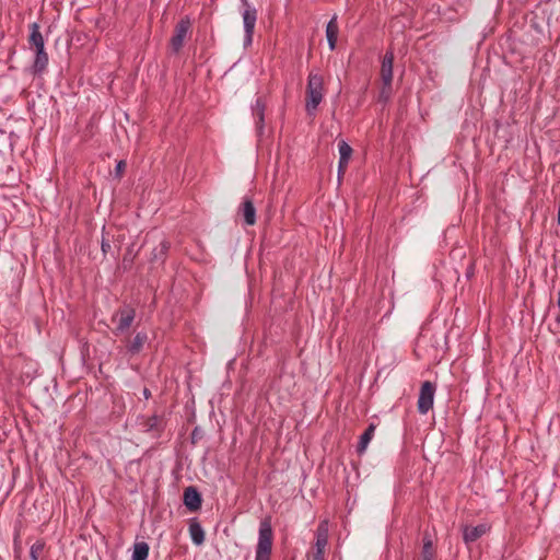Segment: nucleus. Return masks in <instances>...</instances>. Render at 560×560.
<instances>
[{
	"mask_svg": "<svg viewBox=\"0 0 560 560\" xmlns=\"http://www.w3.org/2000/svg\"><path fill=\"white\" fill-rule=\"evenodd\" d=\"M325 94L324 78L318 72H311L308 74L306 86V112L312 114L320 104Z\"/></svg>",
	"mask_w": 560,
	"mask_h": 560,
	"instance_id": "f257e3e1",
	"label": "nucleus"
},
{
	"mask_svg": "<svg viewBox=\"0 0 560 560\" xmlns=\"http://www.w3.org/2000/svg\"><path fill=\"white\" fill-rule=\"evenodd\" d=\"M272 537L273 534L270 523L268 521H262L259 525L255 560H270Z\"/></svg>",
	"mask_w": 560,
	"mask_h": 560,
	"instance_id": "f03ea898",
	"label": "nucleus"
},
{
	"mask_svg": "<svg viewBox=\"0 0 560 560\" xmlns=\"http://www.w3.org/2000/svg\"><path fill=\"white\" fill-rule=\"evenodd\" d=\"M136 317V310L130 305L119 307L112 316L113 332L116 336L128 332Z\"/></svg>",
	"mask_w": 560,
	"mask_h": 560,
	"instance_id": "7ed1b4c3",
	"label": "nucleus"
},
{
	"mask_svg": "<svg viewBox=\"0 0 560 560\" xmlns=\"http://www.w3.org/2000/svg\"><path fill=\"white\" fill-rule=\"evenodd\" d=\"M393 62H394V54L392 51H387L383 58L382 67H381V79L383 82L381 96L383 98H388L390 91H392Z\"/></svg>",
	"mask_w": 560,
	"mask_h": 560,
	"instance_id": "20e7f679",
	"label": "nucleus"
},
{
	"mask_svg": "<svg viewBox=\"0 0 560 560\" xmlns=\"http://www.w3.org/2000/svg\"><path fill=\"white\" fill-rule=\"evenodd\" d=\"M243 4L245 7L243 12V23L245 30L244 44L249 45L253 40L254 28L257 21V11L247 2V0H243Z\"/></svg>",
	"mask_w": 560,
	"mask_h": 560,
	"instance_id": "39448f33",
	"label": "nucleus"
},
{
	"mask_svg": "<svg viewBox=\"0 0 560 560\" xmlns=\"http://www.w3.org/2000/svg\"><path fill=\"white\" fill-rule=\"evenodd\" d=\"M190 21L188 19H182L175 26L174 35L171 38V49L173 52H178L185 42V38L190 30Z\"/></svg>",
	"mask_w": 560,
	"mask_h": 560,
	"instance_id": "423d86ee",
	"label": "nucleus"
},
{
	"mask_svg": "<svg viewBox=\"0 0 560 560\" xmlns=\"http://www.w3.org/2000/svg\"><path fill=\"white\" fill-rule=\"evenodd\" d=\"M435 387H421L419 397H418V411L421 415H425L433 407L434 396H435Z\"/></svg>",
	"mask_w": 560,
	"mask_h": 560,
	"instance_id": "0eeeda50",
	"label": "nucleus"
},
{
	"mask_svg": "<svg viewBox=\"0 0 560 560\" xmlns=\"http://www.w3.org/2000/svg\"><path fill=\"white\" fill-rule=\"evenodd\" d=\"M30 36L27 39L30 49L34 50L35 54H38V51L45 50V44L43 35L39 31V26L36 23H33L30 25Z\"/></svg>",
	"mask_w": 560,
	"mask_h": 560,
	"instance_id": "6e6552de",
	"label": "nucleus"
},
{
	"mask_svg": "<svg viewBox=\"0 0 560 560\" xmlns=\"http://www.w3.org/2000/svg\"><path fill=\"white\" fill-rule=\"evenodd\" d=\"M184 503L190 511L199 510L201 505V497L199 492L192 487H188L187 489H185Z\"/></svg>",
	"mask_w": 560,
	"mask_h": 560,
	"instance_id": "1a4fd4ad",
	"label": "nucleus"
},
{
	"mask_svg": "<svg viewBox=\"0 0 560 560\" xmlns=\"http://www.w3.org/2000/svg\"><path fill=\"white\" fill-rule=\"evenodd\" d=\"M489 527L487 524H479L477 526H466L463 532L465 542H472L480 538L488 532Z\"/></svg>",
	"mask_w": 560,
	"mask_h": 560,
	"instance_id": "9d476101",
	"label": "nucleus"
},
{
	"mask_svg": "<svg viewBox=\"0 0 560 560\" xmlns=\"http://www.w3.org/2000/svg\"><path fill=\"white\" fill-rule=\"evenodd\" d=\"M339 33V26L337 23V16H332V19L328 22L326 27V37L329 44V48L334 50L336 48L337 38Z\"/></svg>",
	"mask_w": 560,
	"mask_h": 560,
	"instance_id": "9b49d317",
	"label": "nucleus"
},
{
	"mask_svg": "<svg viewBox=\"0 0 560 560\" xmlns=\"http://www.w3.org/2000/svg\"><path fill=\"white\" fill-rule=\"evenodd\" d=\"M240 213L242 214L245 223L247 225H254L256 222V210L253 202L248 199L244 200L242 207L240 209Z\"/></svg>",
	"mask_w": 560,
	"mask_h": 560,
	"instance_id": "f8f14e48",
	"label": "nucleus"
},
{
	"mask_svg": "<svg viewBox=\"0 0 560 560\" xmlns=\"http://www.w3.org/2000/svg\"><path fill=\"white\" fill-rule=\"evenodd\" d=\"M374 432H375V425L370 424L368 427V429L364 431V433L360 436V441L358 443V448H357L359 454H363L366 451L369 443L371 442V440L374 436Z\"/></svg>",
	"mask_w": 560,
	"mask_h": 560,
	"instance_id": "ddd939ff",
	"label": "nucleus"
},
{
	"mask_svg": "<svg viewBox=\"0 0 560 560\" xmlns=\"http://www.w3.org/2000/svg\"><path fill=\"white\" fill-rule=\"evenodd\" d=\"M189 534L192 542L197 546H200L205 541V532L201 525L197 522H194L189 525Z\"/></svg>",
	"mask_w": 560,
	"mask_h": 560,
	"instance_id": "4468645a",
	"label": "nucleus"
},
{
	"mask_svg": "<svg viewBox=\"0 0 560 560\" xmlns=\"http://www.w3.org/2000/svg\"><path fill=\"white\" fill-rule=\"evenodd\" d=\"M48 65V55L44 51H38V54H35V60L33 65V71L34 73H42Z\"/></svg>",
	"mask_w": 560,
	"mask_h": 560,
	"instance_id": "2eb2a0df",
	"label": "nucleus"
},
{
	"mask_svg": "<svg viewBox=\"0 0 560 560\" xmlns=\"http://www.w3.org/2000/svg\"><path fill=\"white\" fill-rule=\"evenodd\" d=\"M148 336L145 332H138L132 340L129 341L128 349L132 353H138L143 345L147 342Z\"/></svg>",
	"mask_w": 560,
	"mask_h": 560,
	"instance_id": "dca6fc26",
	"label": "nucleus"
},
{
	"mask_svg": "<svg viewBox=\"0 0 560 560\" xmlns=\"http://www.w3.org/2000/svg\"><path fill=\"white\" fill-rule=\"evenodd\" d=\"M149 556V546L145 542L136 544L132 552V560H147Z\"/></svg>",
	"mask_w": 560,
	"mask_h": 560,
	"instance_id": "f3484780",
	"label": "nucleus"
},
{
	"mask_svg": "<svg viewBox=\"0 0 560 560\" xmlns=\"http://www.w3.org/2000/svg\"><path fill=\"white\" fill-rule=\"evenodd\" d=\"M264 110H265V103L261 98H257L256 104L253 108L254 117L256 118V124L259 129L262 128L264 124Z\"/></svg>",
	"mask_w": 560,
	"mask_h": 560,
	"instance_id": "a211bd4d",
	"label": "nucleus"
},
{
	"mask_svg": "<svg viewBox=\"0 0 560 560\" xmlns=\"http://www.w3.org/2000/svg\"><path fill=\"white\" fill-rule=\"evenodd\" d=\"M327 542H328L327 529L323 525H320L317 529L315 547H316V549L325 550Z\"/></svg>",
	"mask_w": 560,
	"mask_h": 560,
	"instance_id": "6ab92c4d",
	"label": "nucleus"
},
{
	"mask_svg": "<svg viewBox=\"0 0 560 560\" xmlns=\"http://www.w3.org/2000/svg\"><path fill=\"white\" fill-rule=\"evenodd\" d=\"M340 160H348L350 161V158L352 155V149L351 147L343 140L339 141L338 143Z\"/></svg>",
	"mask_w": 560,
	"mask_h": 560,
	"instance_id": "aec40b11",
	"label": "nucleus"
},
{
	"mask_svg": "<svg viewBox=\"0 0 560 560\" xmlns=\"http://www.w3.org/2000/svg\"><path fill=\"white\" fill-rule=\"evenodd\" d=\"M45 544L36 541L31 546L30 556L32 560H38L44 551Z\"/></svg>",
	"mask_w": 560,
	"mask_h": 560,
	"instance_id": "412c9836",
	"label": "nucleus"
},
{
	"mask_svg": "<svg viewBox=\"0 0 560 560\" xmlns=\"http://www.w3.org/2000/svg\"><path fill=\"white\" fill-rule=\"evenodd\" d=\"M429 553H433L432 552V541L429 537L428 538L425 537L423 539V557L429 556Z\"/></svg>",
	"mask_w": 560,
	"mask_h": 560,
	"instance_id": "4be33fe9",
	"label": "nucleus"
},
{
	"mask_svg": "<svg viewBox=\"0 0 560 560\" xmlns=\"http://www.w3.org/2000/svg\"><path fill=\"white\" fill-rule=\"evenodd\" d=\"M348 163H349L348 160H339V165H338V175L339 176H342L345 174Z\"/></svg>",
	"mask_w": 560,
	"mask_h": 560,
	"instance_id": "5701e85b",
	"label": "nucleus"
},
{
	"mask_svg": "<svg viewBox=\"0 0 560 560\" xmlns=\"http://www.w3.org/2000/svg\"><path fill=\"white\" fill-rule=\"evenodd\" d=\"M324 551L325 550L316 549L315 553L313 555L312 560H324Z\"/></svg>",
	"mask_w": 560,
	"mask_h": 560,
	"instance_id": "b1692460",
	"label": "nucleus"
},
{
	"mask_svg": "<svg viewBox=\"0 0 560 560\" xmlns=\"http://www.w3.org/2000/svg\"><path fill=\"white\" fill-rule=\"evenodd\" d=\"M125 168H126V162L125 161L118 162L117 167H116L117 174L122 173Z\"/></svg>",
	"mask_w": 560,
	"mask_h": 560,
	"instance_id": "393cba45",
	"label": "nucleus"
},
{
	"mask_svg": "<svg viewBox=\"0 0 560 560\" xmlns=\"http://www.w3.org/2000/svg\"><path fill=\"white\" fill-rule=\"evenodd\" d=\"M167 249H168V244L166 242H162L161 248H160V254L164 255Z\"/></svg>",
	"mask_w": 560,
	"mask_h": 560,
	"instance_id": "a878e982",
	"label": "nucleus"
},
{
	"mask_svg": "<svg viewBox=\"0 0 560 560\" xmlns=\"http://www.w3.org/2000/svg\"><path fill=\"white\" fill-rule=\"evenodd\" d=\"M109 249H110V244L105 242V241H103V243H102V250H103V253L106 254Z\"/></svg>",
	"mask_w": 560,
	"mask_h": 560,
	"instance_id": "bb28decb",
	"label": "nucleus"
},
{
	"mask_svg": "<svg viewBox=\"0 0 560 560\" xmlns=\"http://www.w3.org/2000/svg\"><path fill=\"white\" fill-rule=\"evenodd\" d=\"M150 395H151V394H150V392H149L148 387H144V389H143V396L148 399V398L150 397Z\"/></svg>",
	"mask_w": 560,
	"mask_h": 560,
	"instance_id": "cd10ccee",
	"label": "nucleus"
},
{
	"mask_svg": "<svg viewBox=\"0 0 560 560\" xmlns=\"http://www.w3.org/2000/svg\"><path fill=\"white\" fill-rule=\"evenodd\" d=\"M433 553H429V556L423 557L422 560H432Z\"/></svg>",
	"mask_w": 560,
	"mask_h": 560,
	"instance_id": "c85d7f7f",
	"label": "nucleus"
},
{
	"mask_svg": "<svg viewBox=\"0 0 560 560\" xmlns=\"http://www.w3.org/2000/svg\"><path fill=\"white\" fill-rule=\"evenodd\" d=\"M422 385L429 386V385H432V384H431V382L425 381Z\"/></svg>",
	"mask_w": 560,
	"mask_h": 560,
	"instance_id": "c756f323",
	"label": "nucleus"
}]
</instances>
